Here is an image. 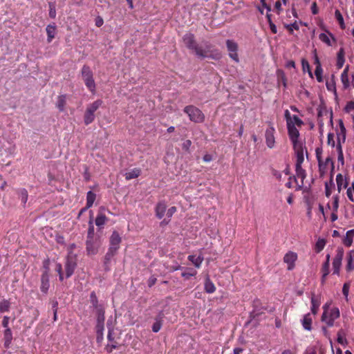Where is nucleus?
I'll list each match as a JSON object with an SVG mask.
<instances>
[{"label": "nucleus", "mask_w": 354, "mask_h": 354, "mask_svg": "<svg viewBox=\"0 0 354 354\" xmlns=\"http://www.w3.org/2000/svg\"><path fill=\"white\" fill-rule=\"evenodd\" d=\"M183 43L185 46L191 50L198 58H210L218 60L221 57V53L214 48L209 42L205 41L201 44H198L192 33H187L183 37Z\"/></svg>", "instance_id": "nucleus-1"}, {"label": "nucleus", "mask_w": 354, "mask_h": 354, "mask_svg": "<svg viewBox=\"0 0 354 354\" xmlns=\"http://www.w3.org/2000/svg\"><path fill=\"white\" fill-rule=\"evenodd\" d=\"M339 317V310L337 308H333L328 310L324 307V311L322 316V321L328 326L331 327L334 322Z\"/></svg>", "instance_id": "nucleus-2"}, {"label": "nucleus", "mask_w": 354, "mask_h": 354, "mask_svg": "<svg viewBox=\"0 0 354 354\" xmlns=\"http://www.w3.org/2000/svg\"><path fill=\"white\" fill-rule=\"evenodd\" d=\"M184 112L187 113L189 120L194 122H202L204 120L205 116L202 111L192 105L187 106L184 109Z\"/></svg>", "instance_id": "nucleus-3"}, {"label": "nucleus", "mask_w": 354, "mask_h": 354, "mask_svg": "<svg viewBox=\"0 0 354 354\" xmlns=\"http://www.w3.org/2000/svg\"><path fill=\"white\" fill-rule=\"evenodd\" d=\"M102 101L97 100L88 106L84 114V123L88 125L95 119L94 113L102 105Z\"/></svg>", "instance_id": "nucleus-4"}, {"label": "nucleus", "mask_w": 354, "mask_h": 354, "mask_svg": "<svg viewBox=\"0 0 354 354\" xmlns=\"http://www.w3.org/2000/svg\"><path fill=\"white\" fill-rule=\"evenodd\" d=\"M82 75L84 83L88 90L94 92L95 90V84L93 77V73L88 66H84L82 68Z\"/></svg>", "instance_id": "nucleus-5"}, {"label": "nucleus", "mask_w": 354, "mask_h": 354, "mask_svg": "<svg viewBox=\"0 0 354 354\" xmlns=\"http://www.w3.org/2000/svg\"><path fill=\"white\" fill-rule=\"evenodd\" d=\"M287 129L288 136L292 144V146L294 147L295 146V145H303V143L299 140V131L297 129V127L294 126V123L292 121L288 120Z\"/></svg>", "instance_id": "nucleus-6"}, {"label": "nucleus", "mask_w": 354, "mask_h": 354, "mask_svg": "<svg viewBox=\"0 0 354 354\" xmlns=\"http://www.w3.org/2000/svg\"><path fill=\"white\" fill-rule=\"evenodd\" d=\"M121 238L117 232H113L110 238V247L106 254V258H111L119 248Z\"/></svg>", "instance_id": "nucleus-7"}, {"label": "nucleus", "mask_w": 354, "mask_h": 354, "mask_svg": "<svg viewBox=\"0 0 354 354\" xmlns=\"http://www.w3.org/2000/svg\"><path fill=\"white\" fill-rule=\"evenodd\" d=\"M275 129L271 122H268V127L265 132L266 144L270 149H272L275 145Z\"/></svg>", "instance_id": "nucleus-8"}, {"label": "nucleus", "mask_w": 354, "mask_h": 354, "mask_svg": "<svg viewBox=\"0 0 354 354\" xmlns=\"http://www.w3.org/2000/svg\"><path fill=\"white\" fill-rule=\"evenodd\" d=\"M101 244L99 237L87 239L86 240V252L88 255H94L97 253L98 248Z\"/></svg>", "instance_id": "nucleus-9"}, {"label": "nucleus", "mask_w": 354, "mask_h": 354, "mask_svg": "<svg viewBox=\"0 0 354 354\" xmlns=\"http://www.w3.org/2000/svg\"><path fill=\"white\" fill-rule=\"evenodd\" d=\"M76 257L73 254H69L65 263L66 277L69 278L74 272L76 268Z\"/></svg>", "instance_id": "nucleus-10"}, {"label": "nucleus", "mask_w": 354, "mask_h": 354, "mask_svg": "<svg viewBox=\"0 0 354 354\" xmlns=\"http://www.w3.org/2000/svg\"><path fill=\"white\" fill-rule=\"evenodd\" d=\"M226 46L229 52L230 57L235 62L238 63L239 62L237 54L238 44L233 40L227 39L226 41Z\"/></svg>", "instance_id": "nucleus-11"}, {"label": "nucleus", "mask_w": 354, "mask_h": 354, "mask_svg": "<svg viewBox=\"0 0 354 354\" xmlns=\"http://www.w3.org/2000/svg\"><path fill=\"white\" fill-rule=\"evenodd\" d=\"M297 259V254L296 252L289 251L285 254L283 257V261L287 264V269L288 270H292L294 269Z\"/></svg>", "instance_id": "nucleus-12"}, {"label": "nucleus", "mask_w": 354, "mask_h": 354, "mask_svg": "<svg viewBox=\"0 0 354 354\" xmlns=\"http://www.w3.org/2000/svg\"><path fill=\"white\" fill-rule=\"evenodd\" d=\"M343 256H344L343 251L339 250L333 259V274H339V270L341 268Z\"/></svg>", "instance_id": "nucleus-13"}, {"label": "nucleus", "mask_w": 354, "mask_h": 354, "mask_svg": "<svg viewBox=\"0 0 354 354\" xmlns=\"http://www.w3.org/2000/svg\"><path fill=\"white\" fill-rule=\"evenodd\" d=\"M337 142H345L346 138V130L342 120H339V126L336 129Z\"/></svg>", "instance_id": "nucleus-14"}, {"label": "nucleus", "mask_w": 354, "mask_h": 354, "mask_svg": "<svg viewBox=\"0 0 354 354\" xmlns=\"http://www.w3.org/2000/svg\"><path fill=\"white\" fill-rule=\"evenodd\" d=\"M331 165L333 167V162L330 157H327L325 160H319L318 162L319 172L320 176L322 177L328 171V166Z\"/></svg>", "instance_id": "nucleus-15"}, {"label": "nucleus", "mask_w": 354, "mask_h": 354, "mask_svg": "<svg viewBox=\"0 0 354 354\" xmlns=\"http://www.w3.org/2000/svg\"><path fill=\"white\" fill-rule=\"evenodd\" d=\"M319 39L328 46H331L333 45V41H336V39L334 35L328 30H326V32L320 33Z\"/></svg>", "instance_id": "nucleus-16"}, {"label": "nucleus", "mask_w": 354, "mask_h": 354, "mask_svg": "<svg viewBox=\"0 0 354 354\" xmlns=\"http://www.w3.org/2000/svg\"><path fill=\"white\" fill-rule=\"evenodd\" d=\"M105 210L106 208L103 206L99 208L98 214L95 221V225L99 227H103L107 221V218L104 214Z\"/></svg>", "instance_id": "nucleus-17"}, {"label": "nucleus", "mask_w": 354, "mask_h": 354, "mask_svg": "<svg viewBox=\"0 0 354 354\" xmlns=\"http://www.w3.org/2000/svg\"><path fill=\"white\" fill-rule=\"evenodd\" d=\"M295 153L296 154V163L295 165H301L304 161V145H297L293 147Z\"/></svg>", "instance_id": "nucleus-18"}, {"label": "nucleus", "mask_w": 354, "mask_h": 354, "mask_svg": "<svg viewBox=\"0 0 354 354\" xmlns=\"http://www.w3.org/2000/svg\"><path fill=\"white\" fill-rule=\"evenodd\" d=\"M49 287V277L48 272H45L44 273H43L41 278V291L43 292L44 293H47Z\"/></svg>", "instance_id": "nucleus-19"}, {"label": "nucleus", "mask_w": 354, "mask_h": 354, "mask_svg": "<svg viewBox=\"0 0 354 354\" xmlns=\"http://www.w3.org/2000/svg\"><path fill=\"white\" fill-rule=\"evenodd\" d=\"M312 315L310 313L306 314L301 319L303 328L306 330L310 331L312 329Z\"/></svg>", "instance_id": "nucleus-20"}, {"label": "nucleus", "mask_w": 354, "mask_h": 354, "mask_svg": "<svg viewBox=\"0 0 354 354\" xmlns=\"http://www.w3.org/2000/svg\"><path fill=\"white\" fill-rule=\"evenodd\" d=\"M166 209L167 205L165 202L161 201L158 203L155 209L156 216L161 219L165 214Z\"/></svg>", "instance_id": "nucleus-21"}, {"label": "nucleus", "mask_w": 354, "mask_h": 354, "mask_svg": "<svg viewBox=\"0 0 354 354\" xmlns=\"http://www.w3.org/2000/svg\"><path fill=\"white\" fill-rule=\"evenodd\" d=\"M12 340V333L10 328H6L3 333L4 347L6 348H10Z\"/></svg>", "instance_id": "nucleus-22"}, {"label": "nucleus", "mask_w": 354, "mask_h": 354, "mask_svg": "<svg viewBox=\"0 0 354 354\" xmlns=\"http://www.w3.org/2000/svg\"><path fill=\"white\" fill-rule=\"evenodd\" d=\"M336 183L338 192H341L342 189H345L348 186V183L346 180L344 178V176L341 174H338L336 176Z\"/></svg>", "instance_id": "nucleus-23"}, {"label": "nucleus", "mask_w": 354, "mask_h": 354, "mask_svg": "<svg viewBox=\"0 0 354 354\" xmlns=\"http://www.w3.org/2000/svg\"><path fill=\"white\" fill-rule=\"evenodd\" d=\"M104 323L96 322L95 331L97 334V342H101L104 338Z\"/></svg>", "instance_id": "nucleus-24"}, {"label": "nucleus", "mask_w": 354, "mask_h": 354, "mask_svg": "<svg viewBox=\"0 0 354 354\" xmlns=\"http://www.w3.org/2000/svg\"><path fill=\"white\" fill-rule=\"evenodd\" d=\"M188 259L190 261L196 268H199L203 261V256L200 255H189Z\"/></svg>", "instance_id": "nucleus-25"}, {"label": "nucleus", "mask_w": 354, "mask_h": 354, "mask_svg": "<svg viewBox=\"0 0 354 354\" xmlns=\"http://www.w3.org/2000/svg\"><path fill=\"white\" fill-rule=\"evenodd\" d=\"M354 238V230H350L346 232V236L343 239V243L347 247H350L353 241Z\"/></svg>", "instance_id": "nucleus-26"}, {"label": "nucleus", "mask_w": 354, "mask_h": 354, "mask_svg": "<svg viewBox=\"0 0 354 354\" xmlns=\"http://www.w3.org/2000/svg\"><path fill=\"white\" fill-rule=\"evenodd\" d=\"M46 30L48 36V41L50 42L55 37L56 33V26L55 24L48 25Z\"/></svg>", "instance_id": "nucleus-27"}, {"label": "nucleus", "mask_w": 354, "mask_h": 354, "mask_svg": "<svg viewBox=\"0 0 354 354\" xmlns=\"http://www.w3.org/2000/svg\"><path fill=\"white\" fill-rule=\"evenodd\" d=\"M315 62L317 64V66L315 71V75L316 76V79L317 82H322L323 81L322 79V72L323 70L322 68L321 64L319 63V59L317 57H315Z\"/></svg>", "instance_id": "nucleus-28"}, {"label": "nucleus", "mask_w": 354, "mask_h": 354, "mask_svg": "<svg viewBox=\"0 0 354 354\" xmlns=\"http://www.w3.org/2000/svg\"><path fill=\"white\" fill-rule=\"evenodd\" d=\"M88 234H87V239H92L97 237L95 236V232H94V226L93 223V212L90 211V219L88 221Z\"/></svg>", "instance_id": "nucleus-29"}, {"label": "nucleus", "mask_w": 354, "mask_h": 354, "mask_svg": "<svg viewBox=\"0 0 354 354\" xmlns=\"http://www.w3.org/2000/svg\"><path fill=\"white\" fill-rule=\"evenodd\" d=\"M319 305L320 302L318 298L315 296H313L311 297V312L313 315L317 314Z\"/></svg>", "instance_id": "nucleus-30"}, {"label": "nucleus", "mask_w": 354, "mask_h": 354, "mask_svg": "<svg viewBox=\"0 0 354 354\" xmlns=\"http://www.w3.org/2000/svg\"><path fill=\"white\" fill-rule=\"evenodd\" d=\"M95 198H96V194L91 192V191H89L87 192L86 194V205H87V207H91L94 203V201H95Z\"/></svg>", "instance_id": "nucleus-31"}, {"label": "nucleus", "mask_w": 354, "mask_h": 354, "mask_svg": "<svg viewBox=\"0 0 354 354\" xmlns=\"http://www.w3.org/2000/svg\"><path fill=\"white\" fill-rule=\"evenodd\" d=\"M140 174V170L135 168L125 174V178L127 180H131L138 177Z\"/></svg>", "instance_id": "nucleus-32"}, {"label": "nucleus", "mask_w": 354, "mask_h": 354, "mask_svg": "<svg viewBox=\"0 0 354 354\" xmlns=\"http://www.w3.org/2000/svg\"><path fill=\"white\" fill-rule=\"evenodd\" d=\"M10 308V302L7 299L0 301V313L8 312Z\"/></svg>", "instance_id": "nucleus-33"}, {"label": "nucleus", "mask_w": 354, "mask_h": 354, "mask_svg": "<svg viewBox=\"0 0 354 354\" xmlns=\"http://www.w3.org/2000/svg\"><path fill=\"white\" fill-rule=\"evenodd\" d=\"M295 171L297 178H301V182L306 178V171L300 165H295Z\"/></svg>", "instance_id": "nucleus-34"}, {"label": "nucleus", "mask_w": 354, "mask_h": 354, "mask_svg": "<svg viewBox=\"0 0 354 354\" xmlns=\"http://www.w3.org/2000/svg\"><path fill=\"white\" fill-rule=\"evenodd\" d=\"M205 290L207 293H213L216 290L214 284L207 278L205 282Z\"/></svg>", "instance_id": "nucleus-35"}, {"label": "nucleus", "mask_w": 354, "mask_h": 354, "mask_svg": "<svg viewBox=\"0 0 354 354\" xmlns=\"http://www.w3.org/2000/svg\"><path fill=\"white\" fill-rule=\"evenodd\" d=\"M97 322L99 323H104V310L102 307L96 309Z\"/></svg>", "instance_id": "nucleus-36"}, {"label": "nucleus", "mask_w": 354, "mask_h": 354, "mask_svg": "<svg viewBox=\"0 0 354 354\" xmlns=\"http://www.w3.org/2000/svg\"><path fill=\"white\" fill-rule=\"evenodd\" d=\"M18 194L19 196L21 203L24 205H25L28 201V197L27 190L24 188L20 189L18 192Z\"/></svg>", "instance_id": "nucleus-37"}, {"label": "nucleus", "mask_w": 354, "mask_h": 354, "mask_svg": "<svg viewBox=\"0 0 354 354\" xmlns=\"http://www.w3.org/2000/svg\"><path fill=\"white\" fill-rule=\"evenodd\" d=\"M335 17L337 21H338L339 26L342 29L345 28V24L344 21V18L342 15L341 14L340 11L339 10H336L335 12Z\"/></svg>", "instance_id": "nucleus-38"}, {"label": "nucleus", "mask_w": 354, "mask_h": 354, "mask_svg": "<svg viewBox=\"0 0 354 354\" xmlns=\"http://www.w3.org/2000/svg\"><path fill=\"white\" fill-rule=\"evenodd\" d=\"M326 241L324 239H319L315 244V250L316 252H320L325 247Z\"/></svg>", "instance_id": "nucleus-39"}, {"label": "nucleus", "mask_w": 354, "mask_h": 354, "mask_svg": "<svg viewBox=\"0 0 354 354\" xmlns=\"http://www.w3.org/2000/svg\"><path fill=\"white\" fill-rule=\"evenodd\" d=\"M197 272L191 268H186L181 274L182 277L185 279H189L191 277L195 276Z\"/></svg>", "instance_id": "nucleus-40"}, {"label": "nucleus", "mask_w": 354, "mask_h": 354, "mask_svg": "<svg viewBox=\"0 0 354 354\" xmlns=\"http://www.w3.org/2000/svg\"><path fill=\"white\" fill-rule=\"evenodd\" d=\"M66 103V97L64 95L59 96L57 102V106L59 109L60 111H63L64 109V106Z\"/></svg>", "instance_id": "nucleus-41"}, {"label": "nucleus", "mask_w": 354, "mask_h": 354, "mask_svg": "<svg viewBox=\"0 0 354 354\" xmlns=\"http://www.w3.org/2000/svg\"><path fill=\"white\" fill-rule=\"evenodd\" d=\"M346 195L351 202H354V181L351 183V186L348 187Z\"/></svg>", "instance_id": "nucleus-42"}, {"label": "nucleus", "mask_w": 354, "mask_h": 354, "mask_svg": "<svg viewBox=\"0 0 354 354\" xmlns=\"http://www.w3.org/2000/svg\"><path fill=\"white\" fill-rule=\"evenodd\" d=\"M329 267L330 263H328V262H325L322 266V282H324L326 276L329 274Z\"/></svg>", "instance_id": "nucleus-43"}, {"label": "nucleus", "mask_w": 354, "mask_h": 354, "mask_svg": "<svg viewBox=\"0 0 354 354\" xmlns=\"http://www.w3.org/2000/svg\"><path fill=\"white\" fill-rule=\"evenodd\" d=\"M49 6V17L52 19L55 18L56 17V10H55V4L53 2L48 3Z\"/></svg>", "instance_id": "nucleus-44"}, {"label": "nucleus", "mask_w": 354, "mask_h": 354, "mask_svg": "<svg viewBox=\"0 0 354 354\" xmlns=\"http://www.w3.org/2000/svg\"><path fill=\"white\" fill-rule=\"evenodd\" d=\"M90 299H91V302L93 308L97 309L99 307H102L101 306L98 305L97 299L96 295L94 292H92L91 293Z\"/></svg>", "instance_id": "nucleus-45"}, {"label": "nucleus", "mask_w": 354, "mask_h": 354, "mask_svg": "<svg viewBox=\"0 0 354 354\" xmlns=\"http://www.w3.org/2000/svg\"><path fill=\"white\" fill-rule=\"evenodd\" d=\"M176 212V207H170L167 211V213H166V215L168 218V221H166V219H165L162 223H168V222L170 220V218L173 216V214Z\"/></svg>", "instance_id": "nucleus-46"}, {"label": "nucleus", "mask_w": 354, "mask_h": 354, "mask_svg": "<svg viewBox=\"0 0 354 354\" xmlns=\"http://www.w3.org/2000/svg\"><path fill=\"white\" fill-rule=\"evenodd\" d=\"M333 185V183L332 178L330 179V183H328V182L325 183V193H326V196L327 197H329L331 195L332 190H331L330 187H332Z\"/></svg>", "instance_id": "nucleus-47"}, {"label": "nucleus", "mask_w": 354, "mask_h": 354, "mask_svg": "<svg viewBox=\"0 0 354 354\" xmlns=\"http://www.w3.org/2000/svg\"><path fill=\"white\" fill-rule=\"evenodd\" d=\"M341 81L343 84V86L345 88L349 87L350 82L348 79V75L346 74H342L341 75Z\"/></svg>", "instance_id": "nucleus-48"}, {"label": "nucleus", "mask_w": 354, "mask_h": 354, "mask_svg": "<svg viewBox=\"0 0 354 354\" xmlns=\"http://www.w3.org/2000/svg\"><path fill=\"white\" fill-rule=\"evenodd\" d=\"M286 28L290 32V33H292L293 30H298L299 28V24L297 22L286 24L285 25Z\"/></svg>", "instance_id": "nucleus-49"}, {"label": "nucleus", "mask_w": 354, "mask_h": 354, "mask_svg": "<svg viewBox=\"0 0 354 354\" xmlns=\"http://www.w3.org/2000/svg\"><path fill=\"white\" fill-rule=\"evenodd\" d=\"M347 270H352L354 269V265H353V258L352 254L350 253L347 257Z\"/></svg>", "instance_id": "nucleus-50"}, {"label": "nucleus", "mask_w": 354, "mask_h": 354, "mask_svg": "<svg viewBox=\"0 0 354 354\" xmlns=\"http://www.w3.org/2000/svg\"><path fill=\"white\" fill-rule=\"evenodd\" d=\"M350 285L348 283H345L342 288V293L345 297L346 301L348 300V293H349Z\"/></svg>", "instance_id": "nucleus-51"}, {"label": "nucleus", "mask_w": 354, "mask_h": 354, "mask_svg": "<svg viewBox=\"0 0 354 354\" xmlns=\"http://www.w3.org/2000/svg\"><path fill=\"white\" fill-rule=\"evenodd\" d=\"M161 326H162V324H161V322L160 320H156L153 326H152V330L154 332V333H158L160 328H161Z\"/></svg>", "instance_id": "nucleus-52"}, {"label": "nucleus", "mask_w": 354, "mask_h": 354, "mask_svg": "<svg viewBox=\"0 0 354 354\" xmlns=\"http://www.w3.org/2000/svg\"><path fill=\"white\" fill-rule=\"evenodd\" d=\"M291 118L295 127H301L303 124V121L297 115H294Z\"/></svg>", "instance_id": "nucleus-53"}, {"label": "nucleus", "mask_w": 354, "mask_h": 354, "mask_svg": "<svg viewBox=\"0 0 354 354\" xmlns=\"http://www.w3.org/2000/svg\"><path fill=\"white\" fill-rule=\"evenodd\" d=\"M344 109L346 113H351L354 111V101L348 102L346 104Z\"/></svg>", "instance_id": "nucleus-54"}, {"label": "nucleus", "mask_w": 354, "mask_h": 354, "mask_svg": "<svg viewBox=\"0 0 354 354\" xmlns=\"http://www.w3.org/2000/svg\"><path fill=\"white\" fill-rule=\"evenodd\" d=\"M334 137H335V136L332 133H329L328 134V138H327L328 140H327V142H328V144L330 146H331L332 147H335V140H334Z\"/></svg>", "instance_id": "nucleus-55"}, {"label": "nucleus", "mask_w": 354, "mask_h": 354, "mask_svg": "<svg viewBox=\"0 0 354 354\" xmlns=\"http://www.w3.org/2000/svg\"><path fill=\"white\" fill-rule=\"evenodd\" d=\"M56 271L59 274V280L62 281L64 280V274L62 273V266L60 263H57L56 265Z\"/></svg>", "instance_id": "nucleus-56"}, {"label": "nucleus", "mask_w": 354, "mask_h": 354, "mask_svg": "<svg viewBox=\"0 0 354 354\" xmlns=\"http://www.w3.org/2000/svg\"><path fill=\"white\" fill-rule=\"evenodd\" d=\"M272 176L277 180H281L282 178V173L280 171L272 169Z\"/></svg>", "instance_id": "nucleus-57"}, {"label": "nucleus", "mask_w": 354, "mask_h": 354, "mask_svg": "<svg viewBox=\"0 0 354 354\" xmlns=\"http://www.w3.org/2000/svg\"><path fill=\"white\" fill-rule=\"evenodd\" d=\"M111 320H108L107 321V327H108V329H109V332H108L107 338H108L109 342H112L113 340V338L112 337V331H111Z\"/></svg>", "instance_id": "nucleus-58"}, {"label": "nucleus", "mask_w": 354, "mask_h": 354, "mask_svg": "<svg viewBox=\"0 0 354 354\" xmlns=\"http://www.w3.org/2000/svg\"><path fill=\"white\" fill-rule=\"evenodd\" d=\"M339 207V201H338V196H334L333 197V211L337 212Z\"/></svg>", "instance_id": "nucleus-59"}, {"label": "nucleus", "mask_w": 354, "mask_h": 354, "mask_svg": "<svg viewBox=\"0 0 354 354\" xmlns=\"http://www.w3.org/2000/svg\"><path fill=\"white\" fill-rule=\"evenodd\" d=\"M344 62H345L344 57H337V67L338 68H342L343 66H344Z\"/></svg>", "instance_id": "nucleus-60"}, {"label": "nucleus", "mask_w": 354, "mask_h": 354, "mask_svg": "<svg viewBox=\"0 0 354 354\" xmlns=\"http://www.w3.org/2000/svg\"><path fill=\"white\" fill-rule=\"evenodd\" d=\"M192 145V142L191 140H186L185 141H184V142L183 143L182 145V147L183 149L187 151L189 150V147H191Z\"/></svg>", "instance_id": "nucleus-61"}, {"label": "nucleus", "mask_w": 354, "mask_h": 354, "mask_svg": "<svg viewBox=\"0 0 354 354\" xmlns=\"http://www.w3.org/2000/svg\"><path fill=\"white\" fill-rule=\"evenodd\" d=\"M8 324H9V317L4 316L3 319L2 320V326H3V327H4L6 329V328H10L8 327Z\"/></svg>", "instance_id": "nucleus-62"}, {"label": "nucleus", "mask_w": 354, "mask_h": 354, "mask_svg": "<svg viewBox=\"0 0 354 354\" xmlns=\"http://www.w3.org/2000/svg\"><path fill=\"white\" fill-rule=\"evenodd\" d=\"M315 152H316V158H317V162H319V160H322V150L320 148H317Z\"/></svg>", "instance_id": "nucleus-63"}, {"label": "nucleus", "mask_w": 354, "mask_h": 354, "mask_svg": "<svg viewBox=\"0 0 354 354\" xmlns=\"http://www.w3.org/2000/svg\"><path fill=\"white\" fill-rule=\"evenodd\" d=\"M274 8L277 10L278 13L281 10V3L279 0L275 2Z\"/></svg>", "instance_id": "nucleus-64"}]
</instances>
